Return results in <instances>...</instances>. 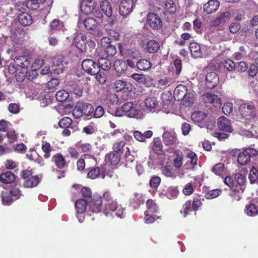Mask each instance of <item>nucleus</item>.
Wrapping results in <instances>:
<instances>
[{"label": "nucleus", "instance_id": "24", "mask_svg": "<svg viewBox=\"0 0 258 258\" xmlns=\"http://www.w3.org/2000/svg\"><path fill=\"white\" fill-rule=\"evenodd\" d=\"M152 145V149L155 154L162 155L165 154L162 142L159 138H154Z\"/></svg>", "mask_w": 258, "mask_h": 258}, {"label": "nucleus", "instance_id": "45", "mask_svg": "<svg viewBox=\"0 0 258 258\" xmlns=\"http://www.w3.org/2000/svg\"><path fill=\"white\" fill-rule=\"evenodd\" d=\"M1 198L3 204L5 206H10L15 201L7 191H3L1 192Z\"/></svg>", "mask_w": 258, "mask_h": 258}, {"label": "nucleus", "instance_id": "12", "mask_svg": "<svg viewBox=\"0 0 258 258\" xmlns=\"http://www.w3.org/2000/svg\"><path fill=\"white\" fill-rule=\"evenodd\" d=\"M126 143L124 141H120L114 143L112 146L113 151L119 154H122L125 150L124 158L126 159V162H128L127 157L131 155L129 148L125 147Z\"/></svg>", "mask_w": 258, "mask_h": 258}, {"label": "nucleus", "instance_id": "17", "mask_svg": "<svg viewBox=\"0 0 258 258\" xmlns=\"http://www.w3.org/2000/svg\"><path fill=\"white\" fill-rule=\"evenodd\" d=\"M219 83L218 75L214 72L208 73L206 76V85L209 89L214 88Z\"/></svg>", "mask_w": 258, "mask_h": 258}, {"label": "nucleus", "instance_id": "48", "mask_svg": "<svg viewBox=\"0 0 258 258\" xmlns=\"http://www.w3.org/2000/svg\"><path fill=\"white\" fill-rule=\"evenodd\" d=\"M147 210L150 213H157L158 212L159 208L155 202L152 200H148L146 202Z\"/></svg>", "mask_w": 258, "mask_h": 258}, {"label": "nucleus", "instance_id": "1", "mask_svg": "<svg viewBox=\"0 0 258 258\" xmlns=\"http://www.w3.org/2000/svg\"><path fill=\"white\" fill-rule=\"evenodd\" d=\"M73 43L81 52H86L95 47V43L90 39H87L86 35L82 33H77L73 39Z\"/></svg>", "mask_w": 258, "mask_h": 258}, {"label": "nucleus", "instance_id": "47", "mask_svg": "<svg viewBox=\"0 0 258 258\" xmlns=\"http://www.w3.org/2000/svg\"><path fill=\"white\" fill-rule=\"evenodd\" d=\"M88 172L87 177L94 179L99 177L100 174V169L99 167H90L87 169Z\"/></svg>", "mask_w": 258, "mask_h": 258}, {"label": "nucleus", "instance_id": "18", "mask_svg": "<svg viewBox=\"0 0 258 258\" xmlns=\"http://www.w3.org/2000/svg\"><path fill=\"white\" fill-rule=\"evenodd\" d=\"M14 61L18 67H20L25 70H27L31 64L30 58L25 55L15 57Z\"/></svg>", "mask_w": 258, "mask_h": 258}, {"label": "nucleus", "instance_id": "20", "mask_svg": "<svg viewBox=\"0 0 258 258\" xmlns=\"http://www.w3.org/2000/svg\"><path fill=\"white\" fill-rule=\"evenodd\" d=\"M220 3L217 0H209L203 6V10L207 14H211L216 12L219 8Z\"/></svg>", "mask_w": 258, "mask_h": 258}, {"label": "nucleus", "instance_id": "23", "mask_svg": "<svg viewBox=\"0 0 258 258\" xmlns=\"http://www.w3.org/2000/svg\"><path fill=\"white\" fill-rule=\"evenodd\" d=\"M163 141L166 145H174L178 143L176 134L168 131L164 133Z\"/></svg>", "mask_w": 258, "mask_h": 258}, {"label": "nucleus", "instance_id": "49", "mask_svg": "<svg viewBox=\"0 0 258 258\" xmlns=\"http://www.w3.org/2000/svg\"><path fill=\"white\" fill-rule=\"evenodd\" d=\"M178 190L174 186H170L166 190L165 195L169 199H175L178 194Z\"/></svg>", "mask_w": 258, "mask_h": 258}, {"label": "nucleus", "instance_id": "11", "mask_svg": "<svg viewBox=\"0 0 258 258\" xmlns=\"http://www.w3.org/2000/svg\"><path fill=\"white\" fill-rule=\"evenodd\" d=\"M147 23L154 30H159L162 26L160 18L153 13H149L147 15Z\"/></svg>", "mask_w": 258, "mask_h": 258}, {"label": "nucleus", "instance_id": "31", "mask_svg": "<svg viewBox=\"0 0 258 258\" xmlns=\"http://www.w3.org/2000/svg\"><path fill=\"white\" fill-rule=\"evenodd\" d=\"M136 67L140 71H146L151 69L152 63L149 59L142 58L137 61Z\"/></svg>", "mask_w": 258, "mask_h": 258}, {"label": "nucleus", "instance_id": "33", "mask_svg": "<svg viewBox=\"0 0 258 258\" xmlns=\"http://www.w3.org/2000/svg\"><path fill=\"white\" fill-rule=\"evenodd\" d=\"M189 48L191 56L194 58L200 57L202 55V52L200 46L196 42H191L189 44Z\"/></svg>", "mask_w": 258, "mask_h": 258}, {"label": "nucleus", "instance_id": "7", "mask_svg": "<svg viewBox=\"0 0 258 258\" xmlns=\"http://www.w3.org/2000/svg\"><path fill=\"white\" fill-rule=\"evenodd\" d=\"M96 62L91 59H85L82 62L83 70L91 75H95L100 72V69Z\"/></svg>", "mask_w": 258, "mask_h": 258}, {"label": "nucleus", "instance_id": "16", "mask_svg": "<svg viewBox=\"0 0 258 258\" xmlns=\"http://www.w3.org/2000/svg\"><path fill=\"white\" fill-rule=\"evenodd\" d=\"M187 93V87L183 85L180 84L175 88L174 91V98L175 100L181 101L183 99H186V96Z\"/></svg>", "mask_w": 258, "mask_h": 258}, {"label": "nucleus", "instance_id": "25", "mask_svg": "<svg viewBox=\"0 0 258 258\" xmlns=\"http://www.w3.org/2000/svg\"><path fill=\"white\" fill-rule=\"evenodd\" d=\"M186 158L190 159V161L186 162L185 164V169L187 170H193L197 165L198 157L197 155L192 151H189L186 155Z\"/></svg>", "mask_w": 258, "mask_h": 258}, {"label": "nucleus", "instance_id": "4", "mask_svg": "<svg viewBox=\"0 0 258 258\" xmlns=\"http://www.w3.org/2000/svg\"><path fill=\"white\" fill-rule=\"evenodd\" d=\"M257 155L258 152L256 149L248 148L238 154L237 162L241 165H245L250 162L251 159L256 157Z\"/></svg>", "mask_w": 258, "mask_h": 258}, {"label": "nucleus", "instance_id": "59", "mask_svg": "<svg viewBox=\"0 0 258 258\" xmlns=\"http://www.w3.org/2000/svg\"><path fill=\"white\" fill-rule=\"evenodd\" d=\"M161 178L158 176H153L150 180V186L153 189H157L161 183Z\"/></svg>", "mask_w": 258, "mask_h": 258}, {"label": "nucleus", "instance_id": "39", "mask_svg": "<svg viewBox=\"0 0 258 258\" xmlns=\"http://www.w3.org/2000/svg\"><path fill=\"white\" fill-rule=\"evenodd\" d=\"M106 159L107 161L113 165H116L118 164L120 161V154L116 153L114 151H112L109 154L106 155Z\"/></svg>", "mask_w": 258, "mask_h": 258}, {"label": "nucleus", "instance_id": "36", "mask_svg": "<svg viewBox=\"0 0 258 258\" xmlns=\"http://www.w3.org/2000/svg\"><path fill=\"white\" fill-rule=\"evenodd\" d=\"M236 184L234 187L230 188L229 195L233 200L239 201L241 199V194L243 192Z\"/></svg>", "mask_w": 258, "mask_h": 258}, {"label": "nucleus", "instance_id": "34", "mask_svg": "<svg viewBox=\"0 0 258 258\" xmlns=\"http://www.w3.org/2000/svg\"><path fill=\"white\" fill-rule=\"evenodd\" d=\"M83 24L86 29L94 31L98 26V23L96 19L91 18H86L83 21Z\"/></svg>", "mask_w": 258, "mask_h": 258}, {"label": "nucleus", "instance_id": "44", "mask_svg": "<svg viewBox=\"0 0 258 258\" xmlns=\"http://www.w3.org/2000/svg\"><path fill=\"white\" fill-rule=\"evenodd\" d=\"M205 201V199L202 195H198L194 197L192 203V210L197 212L199 208L202 206L203 202Z\"/></svg>", "mask_w": 258, "mask_h": 258}, {"label": "nucleus", "instance_id": "10", "mask_svg": "<svg viewBox=\"0 0 258 258\" xmlns=\"http://www.w3.org/2000/svg\"><path fill=\"white\" fill-rule=\"evenodd\" d=\"M134 7L133 0H122L119 4V14L123 17L128 16L133 11Z\"/></svg>", "mask_w": 258, "mask_h": 258}, {"label": "nucleus", "instance_id": "6", "mask_svg": "<svg viewBox=\"0 0 258 258\" xmlns=\"http://www.w3.org/2000/svg\"><path fill=\"white\" fill-rule=\"evenodd\" d=\"M73 120L69 117H64L60 119L58 122L59 126L63 128L61 134L63 136L68 137L71 135L72 132H75L72 126Z\"/></svg>", "mask_w": 258, "mask_h": 258}, {"label": "nucleus", "instance_id": "52", "mask_svg": "<svg viewBox=\"0 0 258 258\" xmlns=\"http://www.w3.org/2000/svg\"><path fill=\"white\" fill-rule=\"evenodd\" d=\"M42 151L44 152L43 157L45 159H48L50 157V152L52 151V147L50 143L45 142H43L41 147Z\"/></svg>", "mask_w": 258, "mask_h": 258}, {"label": "nucleus", "instance_id": "38", "mask_svg": "<svg viewBox=\"0 0 258 258\" xmlns=\"http://www.w3.org/2000/svg\"><path fill=\"white\" fill-rule=\"evenodd\" d=\"M46 0H27L26 2V6L31 10H37L40 5L43 4Z\"/></svg>", "mask_w": 258, "mask_h": 258}, {"label": "nucleus", "instance_id": "28", "mask_svg": "<svg viewBox=\"0 0 258 258\" xmlns=\"http://www.w3.org/2000/svg\"><path fill=\"white\" fill-rule=\"evenodd\" d=\"M160 49V44L158 41L151 39L146 43L145 49L149 53H155Z\"/></svg>", "mask_w": 258, "mask_h": 258}, {"label": "nucleus", "instance_id": "8", "mask_svg": "<svg viewBox=\"0 0 258 258\" xmlns=\"http://www.w3.org/2000/svg\"><path fill=\"white\" fill-rule=\"evenodd\" d=\"M102 208V199L101 196H94L93 198L88 203V212L98 213L100 212ZM91 215V213H90Z\"/></svg>", "mask_w": 258, "mask_h": 258}, {"label": "nucleus", "instance_id": "29", "mask_svg": "<svg viewBox=\"0 0 258 258\" xmlns=\"http://www.w3.org/2000/svg\"><path fill=\"white\" fill-rule=\"evenodd\" d=\"M16 175L11 171H6L0 175V181L5 184L13 182L16 179Z\"/></svg>", "mask_w": 258, "mask_h": 258}, {"label": "nucleus", "instance_id": "54", "mask_svg": "<svg viewBox=\"0 0 258 258\" xmlns=\"http://www.w3.org/2000/svg\"><path fill=\"white\" fill-rule=\"evenodd\" d=\"M222 193V191L219 189H214L207 192L205 197L207 199H213L218 197Z\"/></svg>", "mask_w": 258, "mask_h": 258}, {"label": "nucleus", "instance_id": "22", "mask_svg": "<svg viewBox=\"0 0 258 258\" xmlns=\"http://www.w3.org/2000/svg\"><path fill=\"white\" fill-rule=\"evenodd\" d=\"M52 162L59 169H63L67 164L65 157L60 153L53 155L51 158Z\"/></svg>", "mask_w": 258, "mask_h": 258}, {"label": "nucleus", "instance_id": "21", "mask_svg": "<svg viewBox=\"0 0 258 258\" xmlns=\"http://www.w3.org/2000/svg\"><path fill=\"white\" fill-rule=\"evenodd\" d=\"M183 155L181 151L177 150L175 151L172 164L177 170L179 171L183 163Z\"/></svg>", "mask_w": 258, "mask_h": 258}, {"label": "nucleus", "instance_id": "58", "mask_svg": "<svg viewBox=\"0 0 258 258\" xmlns=\"http://www.w3.org/2000/svg\"><path fill=\"white\" fill-rule=\"evenodd\" d=\"M225 169L224 165L222 163L216 164L212 168V171L216 175L221 176L223 174Z\"/></svg>", "mask_w": 258, "mask_h": 258}, {"label": "nucleus", "instance_id": "27", "mask_svg": "<svg viewBox=\"0 0 258 258\" xmlns=\"http://www.w3.org/2000/svg\"><path fill=\"white\" fill-rule=\"evenodd\" d=\"M126 62L124 60L117 59L114 62V70L116 73V76L120 77L127 70Z\"/></svg>", "mask_w": 258, "mask_h": 258}, {"label": "nucleus", "instance_id": "37", "mask_svg": "<svg viewBox=\"0 0 258 258\" xmlns=\"http://www.w3.org/2000/svg\"><path fill=\"white\" fill-rule=\"evenodd\" d=\"M234 179L236 182L235 185L237 184L242 191H244L245 188V176L241 173H236L234 175Z\"/></svg>", "mask_w": 258, "mask_h": 258}, {"label": "nucleus", "instance_id": "5", "mask_svg": "<svg viewBox=\"0 0 258 258\" xmlns=\"http://www.w3.org/2000/svg\"><path fill=\"white\" fill-rule=\"evenodd\" d=\"M100 45L106 56H113L116 53V47L111 44L110 38L103 37L101 40Z\"/></svg>", "mask_w": 258, "mask_h": 258}, {"label": "nucleus", "instance_id": "62", "mask_svg": "<svg viewBox=\"0 0 258 258\" xmlns=\"http://www.w3.org/2000/svg\"><path fill=\"white\" fill-rule=\"evenodd\" d=\"M6 132V136L11 143H14L17 141L18 134L16 133L14 130H9Z\"/></svg>", "mask_w": 258, "mask_h": 258}, {"label": "nucleus", "instance_id": "2", "mask_svg": "<svg viewBox=\"0 0 258 258\" xmlns=\"http://www.w3.org/2000/svg\"><path fill=\"white\" fill-rule=\"evenodd\" d=\"M31 170H23L21 173L22 178L24 180L23 186L26 188L36 187L41 181V177L39 175H32Z\"/></svg>", "mask_w": 258, "mask_h": 258}, {"label": "nucleus", "instance_id": "41", "mask_svg": "<svg viewBox=\"0 0 258 258\" xmlns=\"http://www.w3.org/2000/svg\"><path fill=\"white\" fill-rule=\"evenodd\" d=\"M231 17L230 13L228 12H221L219 14V16L214 21V25H219L223 22H225L230 19Z\"/></svg>", "mask_w": 258, "mask_h": 258}, {"label": "nucleus", "instance_id": "32", "mask_svg": "<svg viewBox=\"0 0 258 258\" xmlns=\"http://www.w3.org/2000/svg\"><path fill=\"white\" fill-rule=\"evenodd\" d=\"M19 22L22 25H30L33 22L32 17L27 13L22 12L18 17Z\"/></svg>", "mask_w": 258, "mask_h": 258}, {"label": "nucleus", "instance_id": "60", "mask_svg": "<svg viewBox=\"0 0 258 258\" xmlns=\"http://www.w3.org/2000/svg\"><path fill=\"white\" fill-rule=\"evenodd\" d=\"M203 24L200 19L197 18L193 21V28L194 30L199 34H201L203 31Z\"/></svg>", "mask_w": 258, "mask_h": 258}, {"label": "nucleus", "instance_id": "57", "mask_svg": "<svg viewBox=\"0 0 258 258\" xmlns=\"http://www.w3.org/2000/svg\"><path fill=\"white\" fill-rule=\"evenodd\" d=\"M158 102L155 97H148L145 100V105L149 108L152 109L155 108Z\"/></svg>", "mask_w": 258, "mask_h": 258}, {"label": "nucleus", "instance_id": "46", "mask_svg": "<svg viewBox=\"0 0 258 258\" xmlns=\"http://www.w3.org/2000/svg\"><path fill=\"white\" fill-rule=\"evenodd\" d=\"M220 66L227 71L231 72L235 70L236 64L233 61L227 59L221 61Z\"/></svg>", "mask_w": 258, "mask_h": 258}, {"label": "nucleus", "instance_id": "14", "mask_svg": "<svg viewBox=\"0 0 258 258\" xmlns=\"http://www.w3.org/2000/svg\"><path fill=\"white\" fill-rule=\"evenodd\" d=\"M218 126L221 131L232 133L233 131L230 120L225 116H221L218 119Z\"/></svg>", "mask_w": 258, "mask_h": 258}, {"label": "nucleus", "instance_id": "9", "mask_svg": "<svg viewBox=\"0 0 258 258\" xmlns=\"http://www.w3.org/2000/svg\"><path fill=\"white\" fill-rule=\"evenodd\" d=\"M204 102L208 105L212 106L215 108H220L222 105L220 97L212 93H206L203 95Z\"/></svg>", "mask_w": 258, "mask_h": 258}, {"label": "nucleus", "instance_id": "13", "mask_svg": "<svg viewBox=\"0 0 258 258\" xmlns=\"http://www.w3.org/2000/svg\"><path fill=\"white\" fill-rule=\"evenodd\" d=\"M162 175L172 179H175L178 175L177 170L170 165H165L161 167Z\"/></svg>", "mask_w": 258, "mask_h": 258}, {"label": "nucleus", "instance_id": "55", "mask_svg": "<svg viewBox=\"0 0 258 258\" xmlns=\"http://www.w3.org/2000/svg\"><path fill=\"white\" fill-rule=\"evenodd\" d=\"M125 53L127 57L133 59H138L141 56V52L135 48L128 49L125 51Z\"/></svg>", "mask_w": 258, "mask_h": 258}, {"label": "nucleus", "instance_id": "50", "mask_svg": "<svg viewBox=\"0 0 258 258\" xmlns=\"http://www.w3.org/2000/svg\"><path fill=\"white\" fill-rule=\"evenodd\" d=\"M69 97V94L68 92L64 90H61L57 91L55 94L56 100L61 102L67 100Z\"/></svg>", "mask_w": 258, "mask_h": 258}, {"label": "nucleus", "instance_id": "53", "mask_svg": "<svg viewBox=\"0 0 258 258\" xmlns=\"http://www.w3.org/2000/svg\"><path fill=\"white\" fill-rule=\"evenodd\" d=\"M249 179L251 183H254L258 180V169L252 166L249 171Z\"/></svg>", "mask_w": 258, "mask_h": 258}, {"label": "nucleus", "instance_id": "26", "mask_svg": "<svg viewBox=\"0 0 258 258\" xmlns=\"http://www.w3.org/2000/svg\"><path fill=\"white\" fill-rule=\"evenodd\" d=\"M254 109V106L252 104L248 103L240 105L239 108L241 115L245 118L251 116L253 112Z\"/></svg>", "mask_w": 258, "mask_h": 258}, {"label": "nucleus", "instance_id": "19", "mask_svg": "<svg viewBox=\"0 0 258 258\" xmlns=\"http://www.w3.org/2000/svg\"><path fill=\"white\" fill-rule=\"evenodd\" d=\"M64 29L63 22L57 19H54L49 24L48 33L50 35H52L58 31H64Z\"/></svg>", "mask_w": 258, "mask_h": 258}, {"label": "nucleus", "instance_id": "35", "mask_svg": "<svg viewBox=\"0 0 258 258\" xmlns=\"http://www.w3.org/2000/svg\"><path fill=\"white\" fill-rule=\"evenodd\" d=\"M88 205L87 201L84 199H79L75 203V207L78 213H83L87 210H88Z\"/></svg>", "mask_w": 258, "mask_h": 258}, {"label": "nucleus", "instance_id": "61", "mask_svg": "<svg viewBox=\"0 0 258 258\" xmlns=\"http://www.w3.org/2000/svg\"><path fill=\"white\" fill-rule=\"evenodd\" d=\"M194 191V184L191 183H188L185 185L184 187L182 189L183 194L187 196H190Z\"/></svg>", "mask_w": 258, "mask_h": 258}, {"label": "nucleus", "instance_id": "40", "mask_svg": "<svg viewBox=\"0 0 258 258\" xmlns=\"http://www.w3.org/2000/svg\"><path fill=\"white\" fill-rule=\"evenodd\" d=\"M97 64L100 70L101 68L103 70H109L111 67L110 61L104 57H100L98 59Z\"/></svg>", "mask_w": 258, "mask_h": 258}, {"label": "nucleus", "instance_id": "51", "mask_svg": "<svg viewBox=\"0 0 258 258\" xmlns=\"http://www.w3.org/2000/svg\"><path fill=\"white\" fill-rule=\"evenodd\" d=\"M127 85L126 81L118 80L113 84V88L116 92H120L124 89Z\"/></svg>", "mask_w": 258, "mask_h": 258}, {"label": "nucleus", "instance_id": "63", "mask_svg": "<svg viewBox=\"0 0 258 258\" xmlns=\"http://www.w3.org/2000/svg\"><path fill=\"white\" fill-rule=\"evenodd\" d=\"M73 116L77 119L80 118L83 116V113L81 110L79 102H78L75 107L74 108L72 112Z\"/></svg>", "mask_w": 258, "mask_h": 258}, {"label": "nucleus", "instance_id": "56", "mask_svg": "<svg viewBox=\"0 0 258 258\" xmlns=\"http://www.w3.org/2000/svg\"><path fill=\"white\" fill-rule=\"evenodd\" d=\"M191 206V202L190 200L187 201L183 205L182 209L180 211V212L183 215L184 217H186L189 212H191L192 210Z\"/></svg>", "mask_w": 258, "mask_h": 258}, {"label": "nucleus", "instance_id": "42", "mask_svg": "<svg viewBox=\"0 0 258 258\" xmlns=\"http://www.w3.org/2000/svg\"><path fill=\"white\" fill-rule=\"evenodd\" d=\"M244 212L248 216H255L258 215V207L253 204H249L246 206Z\"/></svg>", "mask_w": 258, "mask_h": 258}, {"label": "nucleus", "instance_id": "43", "mask_svg": "<svg viewBox=\"0 0 258 258\" xmlns=\"http://www.w3.org/2000/svg\"><path fill=\"white\" fill-rule=\"evenodd\" d=\"M83 114L87 116L91 115L94 112V107L89 103L79 102Z\"/></svg>", "mask_w": 258, "mask_h": 258}, {"label": "nucleus", "instance_id": "64", "mask_svg": "<svg viewBox=\"0 0 258 258\" xmlns=\"http://www.w3.org/2000/svg\"><path fill=\"white\" fill-rule=\"evenodd\" d=\"M63 61L64 57L61 54H56L52 59V63L56 66L62 64Z\"/></svg>", "mask_w": 258, "mask_h": 258}, {"label": "nucleus", "instance_id": "3", "mask_svg": "<svg viewBox=\"0 0 258 258\" xmlns=\"http://www.w3.org/2000/svg\"><path fill=\"white\" fill-rule=\"evenodd\" d=\"M138 114V110L132 102L124 103L120 108H117L115 111V115L116 116L125 115L129 117H134Z\"/></svg>", "mask_w": 258, "mask_h": 258}, {"label": "nucleus", "instance_id": "15", "mask_svg": "<svg viewBox=\"0 0 258 258\" xmlns=\"http://www.w3.org/2000/svg\"><path fill=\"white\" fill-rule=\"evenodd\" d=\"M96 7V3L93 0H83L81 4V10L87 15L93 13Z\"/></svg>", "mask_w": 258, "mask_h": 258}, {"label": "nucleus", "instance_id": "30", "mask_svg": "<svg viewBox=\"0 0 258 258\" xmlns=\"http://www.w3.org/2000/svg\"><path fill=\"white\" fill-rule=\"evenodd\" d=\"M101 11L108 17L112 15V8L110 2L107 0H103L100 4Z\"/></svg>", "mask_w": 258, "mask_h": 258}]
</instances>
